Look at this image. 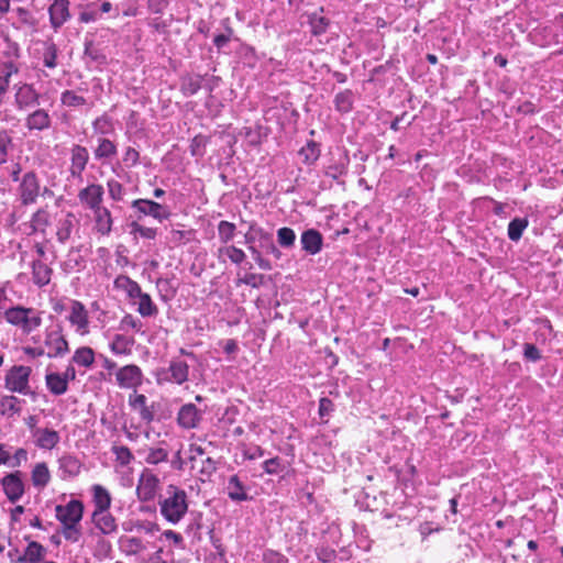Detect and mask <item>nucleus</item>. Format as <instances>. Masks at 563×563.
<instances>
[{
    "mask_svg": "<svg viewBox=\"0 0 563 563\" xmlns=\"http://www.w3.org/2000/svg\"><path fill=\"white\" fill-rule=\"evenodd\" d=\"M161 515L170 523H178L187 514V494L176 485H168L159 499Z\"/></svg>",
    "mask_w": 563,
    "mask_h": 563,
    "instance_id": "nucleus-1",
    "label": "nucleus"
},
{
    "mask_svg": "<svg viewBox=\"0 0 563 563\" xmlns=\"http://www.w3.org/2000/svg\"><path fill=\"white\" fill-rule=\"evenodd\" d=\"M5 320L13 324L21 327L26 333H30L34 329L41 325L42 319L38 314H34V310L31 308H24L16 306L10 308L4 313Z\"/></svg>",
    "mask_w": 563,
    "mask_h": 563,
    "instance_id": "nucleus-2",
    "label": "nucleus"
},
{
    "mask_svg": "<svg viewBox=\"0 0 563 563\" xmlns=\"http://www.w3.org/2000/svg\"><path fill=\"white\" fill-rule=\"evenodd\" d=\"M31 367L23 365H15L11 367L5 376V388L10 391L26 395L30 390L29 378L31 375Z\"/></svg>",
    "mask_w": 563,
    "mask_h": 563,
    "instance_id": "nucleus-3",
    "label": "nucleus"
},
{
    "mask_svg": "<svg viewBox=\"0 0 563 563\" xmlns=\"http://www.w3.org/2000/svg\"><path fill=\"white\" fill-rule=\"evenodd\" d=\"M159 487V478L148 468L140 475L136 495L141 501H151L155 498Z\"/></svg>",
    "mask_w": 563,
    "mask_h": 563,
    "instance_id": "nucleus-4",
    "label": "nucleus"
},
{
    "mask_svg": "<svg viewBox=\"0 0 563 563\" xmlns=\"http://www.w3.org/2000/svg\"><path fill=\"white\" fill-rule=\"evenodd\" d=\"M44 345L46 347V355L49 358L63 357L69 351L68 342L65 339L60 328L46 332Z\"/></svg>",
    "mask_w": 563,
    "mask_h": 563,
    "instance_id": "nucleus-5",
    "label": "nucleus"
},
{
    "mask_svg": "<svg viewBox=\"0 0 563 563\" xmlns=\"http://www.w3.org/2000/svg\"><path fill=\"white\" fill-rule=\"evenodd\" d=\"M56 518L63 526L78 525L82 518L84 505L81 501L71 499L66 505H57L55 507Z\"/></svg>",
    "mask_w": 563,
    "mask_h": 563,
    "instance_id": "nucleus-6",
    "label": "nucleus"
},
{
    "mask_svg": "<svg viewBox=\"0 0 563 563\" xmlns=\"http://www.w3.org/2000/svg\"><path fill=\"white\" fill-rule=\"evenodd\" d=\"M132 208L143 216H150L162 222L170 217V211L166 206L150 199H136L132 201Z\"/></svg>",
    "mask_w": 563,
    "mask_h": 563,
    "instance_id": "nucleus-7",
    "label": "nucleus"
},
{
    "mask_svg": "<svg viewBox=\"0 0 563 563\" xmlns=\"http://www.w3.org/2000/svg\"><path fill=\"white\" fill-rule=\"evenodd\" d=\"M115 378L121 388L136 389L142 384L143 374L137 365L130 364L119 368Z\"/></svg>",
    "mask_w": 563,
    "mask_h": 563,
    "instance_id": "nucleus-8",
    "label": "nucleus"
},
{
    "mask_svg": "<svg viewBox=\"0 0 563 563\" xmlns=\"http://www.w3.org/2000/svg\"><path fill=\"white\" fill-rule=\"evenodd\" d=\"M89 162V152L88 150L79 144H74L70 147V165H69V174L74 178L81 179L82 173L85 172L87 164Z\"/></svg>",
    "mask_w": 563,
    "mask_h": 563,
    "instance_id": "nucleus-9",
    "label": "nucleus"
},
{
    "mask_svg": "<svg viewBox=\"0 0 563 563\" xmlns=\"http://www.w3.org/2000/svg\"><path fill=\"white\" fill-rule=\"evenodd\" d=\"M104 190L99 184H90L78 192V199L89 210L102 207Z\"/></svg>",
    "mask_w": 563,
    "mask_h": 563,
    "instance_id": "nucleus-10",
    "label": "nucleus"
},
{
    "mask_svg": "<svg viewBox=\"0 0 563 563\" xmlns=\"http://www.w3.org/2000/svg\"><path fill=\"white\" fill-rule=\"evenodd\" d=\"M69 5L70 2L68 0H53L49 4V23L55 31L60 29L71 18Z\"/></svg>",
    "mask_w": 563,
    "mask_h": 563,
    "instance_id": "nucleus-11",
    "label": "nucleus"
},
{
    "mask_svg": "<svg viewBox=\"0 0 563 563\" xmlns=\"http://www.w3.org/2000/svg\"><path fill=\"white\" fill-rule=\"evenodd\" d=\"M525 538L522 536H517L512 539H507L505 541V547L509 550L506 553H503L501 562L503 563H526V555L523 551Z\"/></svg>",
    "mask_w": 563,
    "mask_h": 563,
    "instance_id": "nucleus-12",
    "label": "nucleus"
},
{
    "mask_svg": "<svg viewBox=\"0 0 563 563\" xmlns=\"http://www.w3.org/2000/svg\"><path fill=\"white\" fill-rule=\"evenodd\" d=\"M3 492L11 503L18 501L24 494V484L20 472L5 475L1 479Z\"/></svg>",
    "mask_w": 563,
    "mask_h": 563,
    "instance_id": "nucleus-13",
    "label": "nucleus"
},
{
    "mask_svg": "<svg viewBox=\"0 0 563 563\" xmlns=\"http://www.w3.org/2000/svg\"><path fill=\"white\" fill-rule=\"evenodd\" d=\"M40 192V185L34 173L24 174L20 184V198L23 205L35 202Z\"/></svg>",
    "mask_w": 563,
    "mask_h": 563,
    "instance_id": "nucleus-14",
    "label": "nucleus"
},
{
    "mask_svg": "<svg viewBox=\"0 0 563 563\" xmlns=\"http://www.w3.org/2000/svg\"><path fill=\"white\" fill-rule=\"evenodd\" d=\"M202 419L201 411L194 404L183 405L177 415L178 424L184 429H195Z\"/></svg>",
    "mask_w": 563,
    "mask_h": 563,
    "instance_id": "nucleus-15",
    "label": "nucleus"
},
{
    "mask_svg": "<svg viewBox=\"0 0 563 563\" xmlns=\"http://www.w3.org/2000/svg\"><path fill=\"white\" fill-rule=\"evenodd\" d=\"M164 374L165 380L181 385L188 380L189 365L185 361L173 360Z\"/></svg>",
    "mask_w": 563,
    "mask_h": 563,
    "instance_id": "nucleus-16",
    "label": "nucleus"
},
{
    "mask_svg": "<svg viewBox=\"0 0 563 563\" xmlns=\"http://www.w3.org/2000/svg\"><path fill=\"white\" fill-rule=\"evenodd\" d=\"M300 244L306 253L316 255L321 251L323 245L322 234L316 229H308L302 232Z\"/></svg>",
    "mask_w": 563,
    "mask_h": 563,
    "instance_id": "nucleus-17",
    "label": "nucleus"
},
{
    "mask_svg": "<svg viewBox=\"0 0 563 563\" xmlns=\"http://www.w3.org/2000/svg\"><path fill=\"white\" fill-rule=\"evenodd\" d=\"M15 101L19 109H29L40 104V95L33 86L24 84L18 89L15 93Z\"/></svg>",
    "mask_w": 563,
    "mask_h": 563,
    "instance_id": "nucleus-18",
    "label": "nucleus"
},
{
    "mask_svg": "<svg viewBox=\"0 0 563 563\" xmlns=\"http://www.w3.org/2000/svg\"><path fill=\"white\" fill-rule=\"evenodd\" d=\"M33 437L35 438V444L44 450H52L60 440L58 432L51 429H34Z\"/></svg>",
    "mask_w": 563,
    "mask_h": 563,
    "instance_id": "nucleus-19",
    "label": "nucleus"
},
{
    "mask_svg": "<svg viewBox=\"0 0 563 563\" xmlns=\"http://www.w3.org/2000/svg\"><path fill=\"white\" fill-rule=\"evenodd\" d=\"M68 319L73 325L77 327V331H80L81 333L87 332L88 312L80 301L74 300L71 302V310Z\"/></svg>",
    "mask_w": 563,
    "mask_h": 563,
    "instance_id": "nucleus-20",
    "label": "nucleus"
},
{
    "mask_svg": "<svg viewBox=\"0 0 563 563\" xmlns=\"http://www.w3.org/2000/svg\"><path fill=\"white\" fill-rule=\"evenodd\" d=\"M92 212L95 216L96 230L102 235H108L111 232L113 222L110 210L102 206L92 210Z\"/></svg>",
    "mask_w": 563,
    "mask_h": 563,
    "instance_id": "nucleus-21",
    "label": "nucleus"
},
{
    "mask_svg": "<svg viewBox=\"0 0 563 563\" xmlns=\"http://www.w3.org/2000/svg\"><path fill=\"white\" fill-rule=\"evenodd\" d=\"M92 521L95 526L103 533L110 534L117 530L114 517L108 511H93Z\"/></svg>",
    "mask_w": 563,
    "mask_h": 563,
    "instance_id": "nucleus-22",
    "label": "nucleus"
},
{
    "mask_svg": "<svg viewBox=\"0 0 563 563\" xmlns=\"http://www.w3.org/2000/svg\"><path fill=\"white\" fill-rule=\"evenodd\" d=\"M146 397L142 394H133L129 397V404L132 409L139 411L142 420L151 422L154 419V412L146 405Z\"/></svg>",
    "mask_w": 563,
    "mask_h": 563,
    "instance_id": "nucleus-23",
    "label": "nucleus"
},
{
    "mask_svg": "<svg viewBox=\"0 0 563 563\" xmlns=\"http://www.w3.org/2000/svg\"><path fill=\"white\" fill-rule=\"evenodd\" d=\"M25 125L30 130H46L51 126V118L45 110L38 109L29 114Z\"/></svg>",
    "mask_w": 563,
    "mask_h": 563,
    "instance_id": "nucleus-24",
    "label": "nucleus"
},
{
    "mask_svg": "<svg viewBox=\"0 0 563 563\" xmlns=\"http://www.w3.org/2000/svg\"><path fill=\"white\" fill-rule=\"evenodd\" d=\"M134 303L137 305V312L142 317H153L158 312L157 306L153 302L151 296L146 292L140 291L139 296H135Z\"/></svg>",
    "mask_w": 563,
    "mask_h": 563,
    "instance_id": "nucleus-25",
    "label": "nucleus"
},
{
    "mask_svg": "<svg viewBox=\"0 0 563 563\" xmlns=\"http://www.w3.org/2000/svg\"><path fill=\"white\" fill-rule=\"evenodd\" d=\"M18 71L19 68L13 62L0 60V97L7 93L10 85V79L12 75L18 74Z\"/></svg>",
    "mask_w": 563,
    "mask_h": 563,
    "instance_id": "nucleus-26",
    "label": "nucleus"
},
{
    "mask_svg": "<svg viewBox=\"0 0 563 563\" xmlns=\"http://www.w3.org/2000/svg\"><path fill=\"white\" fill-rule=\"evenodd\" d=\"M113 284L114 288L124 291L130 299H135V296H139L142 290L140 285L126 275H119Z\"/></svg>",
    "mask_w": 563,
    "mask_h": 563,
    "instance_id": "nucleus-27",
    "label": "nucleus"
},
{
    "mask_svg": "<svg viewBox=\"0 0 563 563\" xmlns=\"http://www.w3.org/2000/svg\"><path fill=\"white\" fill-rule=\"evenodd\" d=\"M59 470L63 473V478L75 477L80 473L81 463L73 455H64L58 460Z\"/></svg>",
    "mask_w": 563,
    "mask_h": 563,
    "instance_id": "nucleus-28",
    "label": "nucleus"
},
{
    "mask_svg": "<svg viewBox=\"0 0 563 563\" xmlns=\"http://www.w3.org/2000/svg\"><path fill=\"white\" fill-rule=\"evenodd\" d=\"M227 493L231 500L233 501H243L247 499V494L244 490V485L238 477V475H232L227 484Z\"/></svg>",
    "mask_w": 563,
    "mask_h": 563,
    "instance_id": "nucleus-29",
    "label": "nucleus"
},
{
    "mask_svg": "<svg viewBox=\"0 0 563 563\" xmlns=\"http://www.w3.org/2000/svg\"><path fill=\"white\" fill-rule=\"evenodd\" d=\"M33 282L42 287L51 282L52 268L41 261L33 262Z\"/></svg>",
    "mask_w": 563,
    "mask_h": 563,
    "instance_id": "nucleus-30",
    "label": "nucleus"
},
{
    "mask_svg": "<svg viewBox=\"0 0 563 563\" xmlns=\"http://www.w3.org/2000/svg\"><path fill=\"white\" fill-rule=\"evenodd\" d=\"M255 233L258 234L260 247H262L266 253L272 254L275 258L279 260L282 257V252L275 245L272 235L264 231L262 228L255 230Z\"/></svg>",
    "mask_w": 563,
    "mask_h": 563,
    "instance_id": "nucleus-31",
    "label": "nucleus"
},
{
    "mask_svg": "<svg viewBox=\"0 0 563 563\" xmlns=\"http://www.w3.org/2000/svg\"><path fill=\"white\" fill-rule=\"evenodd\" d=\"M93 503L96 506L95 511H104L110 508L111 496L109 492L101 485H93Z\"/></svg>",
    "mask_w": 563,
    "mask_h": 563,
    "instance_id": "nucleus-32",
    "label": "nucleus"
},
{
    "mask_svg": "<svg viewBox=\"0 0 563 563\" xmlns=\"http://www.w3.org/2000/svg\"><path fill=\"white\" fill-rule=\"evenodd\" d=\"M46 386L48 390L56 396L63 395L67 391V384L65 379L62 378V374L58 373H49L45 376Z\"/></svg>",
    "mask_w": 563,
    "mask_h": 563,
    "instance_id": "nucleus-33",
    "label": "nucleus"
},
{
    "mask_svg": "<svg viewBox=\"0 0 563 563\" xmlns=\"http://www.w3.org/2000/svg\"><path fill=\"white\" fill-rule=\"evenodd\" d=\"M93 154L96 159L111 158L117 154V146L112 141L100 137L98 139V146L96 147Z\"/></svg>",
    "mask_w": 563,
    "mask_h": 563,
    "instance_id": "nucleus-34",
    "label": "nucleus"
},
{
    "mask_svg": "<svg viewBox=\"0 0 563 563\" xmlns=\"http://www.w3.org/2000/svg\"><path fill=\"white\" fill-rule=\"evenodd\" d=\"M71 361L79 366L90 367L95 362V352L89 346H81L75 351Z\"/></svg>",
    "mask_w": 563,
    "mask_h": 563,
    "instance_id": "nucleus-35",
    "label": "nucleus"
},
{
    "mask_svg": "<svg viewBox=\"0 0 563 563\" xmlns=\"http://www.w3.org/2000/svg\"><path fill=\"white\" fill-rule=\"evenodd\" d=\"M51 479L48 467L45 463H37L32 470V483L35 487H45Z\"/></svg>",
    "mask_w": 563,
    "mask_h": 563,
    "instance_id": "nucleus-36",
    "label": "nucleus"
},
{
    "mask_svg": "<svg viewBox=\"0 0 563 563\" xmlns=\"http://www.w3.org/2000/svg\"><path fill=\"white\" fill-rule=\"evenodd\" d=\"M45 553V549L42 544L36 541L29 543L24 556L19 559V562L29 561L31 563H38Z\"/></svg>",
    "mask_w": 563,
    "mask_h": 563,
    "instance_id": "nucleus-37",
    "label": "nucleus"
},
{
    "mask_svg": "<svg viewBox=\"0 0 563 563\" xmlns=\"http://www.w3.org/2000/svg\"><path fill=\"white\" fill-rule=\"evenodd\" d=\"M133 341L121 334H115L111 344V351L117 355H129L131 354V346Z\"/></svg>",
    "mask_w": 563,
    "mask_h": 563,
    "instance_id": "nucleus-38",
    "label": "nucleus"
},
{
    "mask_svg": "<svg viewBox=\"0 0 563 563\" xmlns=\"http://www.w3.org/2000/svg\"><path fill=\"white\" fill-rule=\"evenodd\" d=\"M528 224L529 222L526 218H515L508 224V238L514 242L519 241Z\"/></svg>",
    "mask_w": 563,
    "mask_h": 563,
    "instance_id": "nucleus-39",
    "label": "nucleus"
},
{
    "mask_svg": "<svg viewBox=\"0 0 563 563\" xmlns=\"http://www.w3.org/2000/svg\"><path fill=\"white\" fill-rule=\"evenodd\" d=\"M299 155L308 165L313 164L320 156V146L314 141H309L300 151Z\"/></svg>",
    "mask_w": 563,
    "mask_h": 563,
    "instance_id": "nucleus-40",
    "label": "nucleus"
},
{
    "mask_svg": "<svg viewBox=\"0 0 563 563\" xmlns=\"http://www.w3.org/2000/svg\"><path fill=\"white\" fill-rule=\"evenodd\" d=\"M296 233L292 229L283 227L277 230V242L284 249H291L295 245Z\"/></svg>",
    "mask_w": 563,
    "mask_h": 563,
    "instance_id": "nucleus-41",
    "label": "nucleus"
},
{
    "mask_svg": "<svg viewBox=\"0 0 563 563\" xmlns=\"http://www.w3.org/2000/svg\"><path fill=\"white\" fill-rule=\"evenodd\" d=\"M20 400L15 396H3L0 400V411L2 415L12 416L20 411Z\"/></svg>",
    "mask_w": 563,
    "mask_h": 563,
    "instance_id": "nucleus-42",
    "label": "nucleus"
},
{
    "mask_svg": "<svg viewBox=\"0 0 563 563\" xmlns=\"http://www.w3.org/2000/svg\"><path fill=\"white\" fill-rule=\"evenodd\" d=\"M112 453L115 455V461L121 466L129 465L134 459L131 450L124 445H113Z\"/></svg>",
    "mask_w": 563,
    "mask_h": 563,
    "instance_id": "nucleus-43",
    "label": "nucleus"
},
{
    "mask_svg": "<svg viewBox=\"0 0 563 563\" xmlns=\"http://www.w3.org/2000/svg\"><path fill=\"white\" fill-rule=\"evenodd\" d=\"M60 101L64 106L69 108H77L86 104L87 100L82 97L77 95L73 90H66L62 93Z\"/></svg>",
    "mask_w": 563,
    "mask_h": 563,
    "instance_id": "nucleus-44",
    "label": "nucleus"
},
{
    "mask_svg": "<svg viewBox=\"0 0 563 563\" xmlns=\"http://www.w3.org/2000/svg\"><path fill=\"white\" fill-rule=\"evenodd\" d=\"M335 107L341 112H349L353 106V96L350 90L339 92L334 99Z\"/></svg>",
    "mask_w": 563,
    "mask_h": 563,
    "instance_id": "nucleus-45",
    "label": "nucleus"
},
{
    "mask_svg": "<svg viewBox=\"0 0 563 563\" xmlns=\"http://www.w3.org/2000/svg\"><path fill=\"white\" fill-rule=\"evenodd\" d=\"M235 224L229 221H220L218 224L219 239L223 243L230 242L234 238Z\"/></svg>",
    "mask_w": 563,
    "mask_h": 563,
    "instance_id": "nucleus-46",
    "label": "nucleus"
},
{
    "mask_svg": "<svg viewBox=\"0 0 563 563\" xmlns=\"http://www.w3.org/2000/svg\"><path fill=\"white\" fill-rule=\"evenodd\" d=\"M130 233L133 235H140L146 240H154L156 238L157 230L154 228H147L139 224L136 221L130 223Z\"/></svg>",
    "mask_w": 563,
    "mask_h": 563,
    "instance_id": "nucleus-47",
    "label": "nucleus"
},
{
    "mask_svg": "<svg viewBox=\"0 0 563 563\" xmlns=\"http://www.w3.org/2000/svg\"><path fill=\"white\" fill-rule=\"evenodd\" d=\"M347 163L349 158L347 156H344L340 162L329 165L327 167L325 175L333 179H338L346 173Z\"/></svg>",
    "mask_w": 563,
    "mask_h": 563,
    "instance_id": "nucleus-48",
    "label": "nucleus"
},
{
    "mask_svg": "<svg viewBox=\"0 0 563 563\" xmlns=\"http://www.w3.org/2000/svg\"><path fill=\"white\" fill-rule=\"evenodd\" d=\"M168 452L163 448H154L150 449L145 462L147 464L156 465L161 462H165L167 460Z\"/></svg>",
    "mask_w": 563,
    "mask_h": 563,
    "instance_id": "nucleus-49",
    "label": "nucleus"
},
{
    "mask_svg": "<svg viewBox=\"0 0 563 563\" xmlns=\"http://www.w3.org/2000/svg\"><path fill=\"white\" fill-rule=\"evenodd\" d=\"M107 185H108L109 196L115 201L122 200L123 194H124V188H123L122 184L119 183L118 180L110 179V180H108Z\"/></svg>",
    "mask_w": 563,
    "mask_h": 563,
    "instance_id": "nucleus-50",
    "label": "nucleus"
},
{
    "mask_svg": "<svg viewBox=\"0 0 563 563\" xmlns=\"http://www.w3.org/2000/svg\"><path fill=\"white\" fill-rule=\"evenodd\" d=\"M57 58V48L55 44H49L43 55V63L48 68H54L56 66Z\"/></svg>",
    "mask_w": 563,
    "mask_h": 563,
    "instance_id": "nucleus-51",
    "label": "nucleus"
},
{
    "mask_svg": "<svg viewBox=\"0 0 563 563\" xmlns=\"http://www.w3.org/2000/svg\"><path fill=\"white\" fill-rule=\"evenodd\" d=\"M249 250H250L254 261L256 262V264L258 265V267L261 269H263V271H271L272 269L271 262L262 256V254L257 250V247H255L254 245H249Z\"/></svg>",
    "mask_w": 563,
    "mask_h": 563,
    "instance_id": "nucleus-52",
    "label": "nucleus"
},
{
    "mask_svg": "<svg viewBox=\"0 0 563 563\" xmlns=\"http://www.w3.org/2000/svg\"><path fill=\"white\" fill-rule=\"evenodd\" d=\"M11 144V137L7 131H0V165L7 162L8 148Z\"/></svg>",
    "mask_w": 563,
    "mask_h": 563,
    "instance_id": "nucleus-53",
    "label": "nucleus"
},
{
    "mask_svg": "<svg viewBox=\"0 0 563 563\" xmlns=\"http://www.w3.org/2000/svg\"><path fill=\"white\" fill-rule=\"evenodd\" d=\"M263 468L266 474L275 475L283 471L282 461L279 457L266 460L263 463Z\"/></svg>",
    "mask_w": 563,
    "mask_h": 563,
    "instance_id": "nucleus-54",
    "label": "nucleus"
},
{
    "mask_svg": "<svg viewBox=\"0 0 563 563\" xmlns=\"http://www.w3.org/2000/svg\"><path fill=\"white\" fill-rule=\"evenodd\" d=\"M133 329L136 332L141 331L142 322L134 318L132 314H125L121 320V329Z\"/></svg>",
    "mask_w": 563,
    "mask_h": 563,
    "instance_id": "nucleus-55",
    "label": "nucleus"
},
{
    "mask_svg": "<svg viewBox=\"0 0 563 563\" xmlns=\"http://www.w3.org/2000/svg\"><path fill=\"white\" fill-rule=\"evenodd\" d=\"M523 355L528 361L537 362L541 358L539 349L531 343H526L523 346Z\"/></svg>",
    "mask_w": 563,
    "mask_h": 563,
    "instance_id": "nucleus-56",
    "label": "nucleus"
},
{
    "mask_svg": "<svg viewBox=\"0 0 563 563\" xmlns=\"http://www.w3.org/2000/svg\"><path fill=\"white\" fill-rule=\"evenodd\" d=\"M71 234V221L65 220L60 223V227L57 231V239L59 242L64 243L70 238Z\"/></svg>",
    "mask_w": 563,
    "mask_h": 563,
    "instance_id": "nucleus-57",
    "label": "nucleus"
},
{
    "mask_svg": "<svg viewBox=\"0 0 563 563\" xmlns=\"http://www.w3.org/2000/svg\"><path fill=\"white\" fill-rule=\"evenodd\" d=\"M201 88V84L199 79H192L189 78L188 80L184 81L183 84V91L187 96H192L198 92V90Z\"/></svg>",
    "mask_w": 563,
    "mask_h": 563,
    "instance_id": "nucleus-58",
    "label": "nucleus"
},
{
    "mask_svg": "<svg viewBox=\"0 0 563 563\" xmlns=\"http://www.w3.org/2000/svg\"><path fill=\"white\" fill-rule=\"evenodd\" d=\"M263 278H264L263 275L247 274L243 278H240L238 280V285L245 284V285H249V286H251L253 288H256V287H258L262 284Z\"/></svg>",
    "mask_w": 563,
    "mask_h": 563,
    "instance_id": "nucleus-59",
    "label": "nucleus"
},
{
    "mask_svg": "<svg viewBox=\"0 0 563 563\" xmlns=\"http://www.w3.org/2000/svg\"><path fill=\"white\" fill-rule=\"evenodd\" d=\"M63 534L66 540L77 542L80 536L78 525H65L63 529Z\"/></svg>",
    "mask_w": 563,
    "mask_h": 563,
    "instance_id": "nucleus-60",
    "label": "nucleus"
},
{
    "mask_svg": "<svg viewBox=\"0 0 563 563\" xmlns=\"http://www.w3.org/2000/svg\"><path fill=\"white\" fill-rule=\"evenodd\" d=\"M228 257L235 264H240L245 258V253L235 246H230L227 251Z\"/></svg>",
    "mask_w": 563,
    "mask_h": 563,
    "instance_id": "nucleus-61",
    "label": "nucleus"
},
{
    "mask_svg": "<svg viewBox=\"0 0 563 563\" xmlns=\"http://www.w3.org/2000/svg\"><path fill=\"white\" fill-rule=\"evenodd\" d=\"M27 460V452L24 449H18L14 455L11 457V461L8 463L11 467H18L22 462Z\"/></svg>",
    "mask_w": 563,
    "mask_h": 563,
    "instance_id": "nucleus-62",
    "label": "nucleus"
},
{
    "mask_svg": "<svg viewBox=\"0 0 563 563\" xmlns=\"http://www.w3.org/2000/svg\"><path fill=\"white\" fill-rule=\"evenodd\" d=\"M139 152L133 147H128L123 156V162L130 166H135L139 163Z\"/></svg>",
    "mask_w": 563,
    "mask_h": 563,
    "instance_id": "nucleus-63",
    "label": "nucleus"
},
{
    "mask_svg": "<svg viewBox=\"0 0 563 563\" xmlns=\"http://www.w3.org/2000/svg\"><path fill=\"white\" fill-rule=\"evenodd\" d=\"M333 411V402L329 398H321L319 401V413L321 417L328 416Z\"/></svg>",
    "mask_w": 563,
    "mask_h": 563,
    "instance_id": "nucleus-64",
    "label": "nucleus"
}]
</instances>
